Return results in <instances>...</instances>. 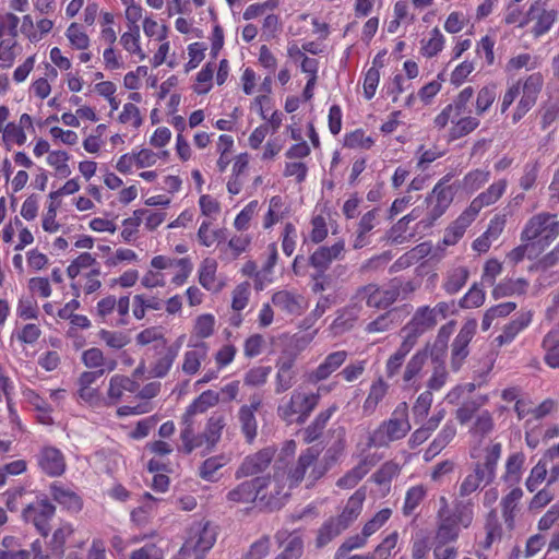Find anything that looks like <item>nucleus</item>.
I'll use <instances>...</instances> for the list:
<instances>
[{
	"mask_svg": "<svg viewBox=\"0 0 559 559\" xmlns=\"http://www.w3.org/2000/svg\"><path fill=\"white\" fill-rule=\"evenodd\" d=\"M251 286L248 282L238 284L231 292L233 310L237 312L243 310L249 304Z\"/></svg>",
	"mask_w": 559,
	"mask_h": 559,
	"instance_id": "63",
	"label": "nucleus"
},
{
	"mask_svg": "<svg viewBox=\"0 0 559 559\" xmlns=\"http://www.w3.org/2000/svg\"><path fill=\"white\" fill-rule=\"evenodd\" d=\"M345 251V243L343 240L335 242L331 247H319L310 257L309 263L318 272L320 277L323 276L325 271L329 269L334 260L340 259Z\"/></svg>",
	"mask_w": 559,
	"mask_h": 559,
	"instance_id": "20",
	"label": "nucleus"
},
{
	"mask_svg": "<svg viewBox=\"0 0 559 559\" xmlns=\"http://www.w3.org/2000/svg\"><path fill=\"white\" fill-rule=\"evenodd\" d=\"M287 535V543L283 551L278 555L285 559H299L304 552V540L297 533L287 534V532H278L276 537L282 540Z\"/></svg>",
	"mask_w": 559,
	"mask_h": 559,
	"instance_id": "48",
	"label": "nucleus"
},
{
	"mask_svg": "<svg viewBox=\"0 0 559 559\" xmlns=\"http://www.w3.org/2000/svg\"><path fill=\"white\" fill-rule=\"evenodd\" d=\"M130 310V298L122 296L117 299L112 295L102 298L95 307V314L111 325H126Z\"/></svg>",
	"mask_w": 559,
	"mask_h": 559,
	"instance_id": "10",
	"label": "nucleus"
},
{
	"mask_svg": "<svg viewBox=\"0 0 559 559\" xmlns=\"http://www.w3.org/2000/svg\"><path fill=\"white\" fill-rule=\"evenodd\" d=\"M55 506L48 500H38L23 510V518L26 522L34 524L43 536H47L50 531L49 521L55 515Z\"/></svg>",
	"mask_w": 559,
	"mask_h": 559,
	"instance_id": "14",
	"label": "nucleus"
},
{
	"mask_svg": "<svg viewBox=\"0 0 559 559\" xmlns=\"http://www.w3.org/2000/svg\"><path fill=\"white\" fill-rule=\"evenodd\" d=\"M389 390V384L379 378L372 382L368 396L366 397L362 408L366 414H372L378 404L384 399Z\"/></svg>",
	"mask_w": 559,
	"mask_h": 559,
	"instance_id": "45",
	"label": "nucleus"
},
{
	"mask_svg": "<svg viewBox=\"0 0 559 559\" xmlns=\"http://www.w3.org/2000/svg\"><path fill=\"white\" fill-rule=\"evenodd\" d=\"M163 306V300L157 297L135 295L133 297V316L135 319L142 320L145 317L146 310H160Z\"/></svg>",
	"mask_w": 559,
	"mask_h": 559,
	"instance_id": "49",
	"label": "nucleus"
},
{
	"mask_svg": "<svg viewBox=\"0 0 559 559\" xmlns=\"http://www.w3.org/2000/svg\"><path fill=\"white\" fill-rule=\"evenodd\" d=\"M544 85V76L539 72H535L521 81L522 97L518 103L513 114V121L518 122L524 115L536 104L537 97Z\"/></svg>",
	"mask_w": 559,
	"mask_h": 559,
	"instance_id": "12",
	"label": "nucleus"
},
{
	"mask_svg": "<svg viewBox=\"0 0 559 559\" xmlns=\"http://www.w3.org/2000/svg\"><path fill=\"white\" fill-rule=\"evenodd\" d=\"M139 383L128 376L115 374L109 379L107 399L108 404H117L124 392L134 393Z\"/></svg>",
	"mask_w": 559,
	"mask_h": 559,
	"instance_id": "30",
	"label": "nucleus"
},
{
	"mask_svg": "<svg viewBox=\"0 0 559 559\" xmlns=\"http://www.w3.org/2000/svg\"><path fill=\"white\" fill-rule=\"evenodd\" d=\"M225 425V416L222 414L215 413L209 418L205 430L202 433L203 440L209 448H213L218 442Z\"/></svg>",
	"mask_w": 559,
	"mask_h": 559,
	"instance_id": "47",
	"label": "nucleus"
},
{
	"mask_svg": "<svg viewBox=\"0 0 559 559\" xmlns=\"http://www.w3.org/2000/svg\"><path fill=\"white\" fill-rule=\"evenodd\" d=\"M183 335L180 336L177 342L170 346L164 347L162 352L158 353V356L151 364L150 374L154 378H164L169 372L175 359L178 356L181 341Z\"/></svg>",
	"mask_w": 559,
	"mask_h": 559,
	"instance_id": "22",
	"label": "nucleus"
},
{
	"mask_svg": "<svg viewBox=\"0 0 559 559\" xmlns=\"http://www.w3.org/2000/svg\"><path fill=\"white\" fill-rule=\"evenodd\" d=\"M533 313L524 311L502 326L501 333L495 338L498 346L512 343L515 337L524 331L532 322Z\"/></svg>",
	"mask_w": 559,
	"mask_h": 559,
	"instance_id": "23",
	"label": "nucleus"
},
{
	"mask_svg": "<svg viewBox=\"0 0 559 559\" xmlns=\"http://www.w3.org/2000/svg\"><path fill=\"white\" fill-rule=\"evenodd\" d=\"M449 372L442 354L431 355V374L427 380V391L433 392L441 390L447 383Z\"/></svg>",
	"mask_w": 559,
	"mask_h": 559,
	"instance_id": "35",
	"label": "nucleus"
},
{
	"mask_svg": "<svg viewBox=\"0 0 559 559\" xmlns=\"http://www.w3.org/2000/svg\"><path fill=\"white\" fill-rule=\"evenodd\" d=\"M284 202L280 195L272 197L269 202V210L263 218V228L270 229L285 216Z\"/></svg>",
	"mask_w": 559,
	"mask_h": 559,
	"instance_id": "56",
	"label": "nucleus"
},
{
	"mask_svg": "<svg viewBox=\"0 0 559 559\" xmlns=\"http://www.w3.org/2000/svg\"><path fill=\"white\" fill-rule=\"evenodd\" d=\"M460 526L451 515L438 516L435 543L449 544L457 539Z\"/></svg>",
	"mask_w": 559,
	"mask_h": 559,
	"instance_id": "38",
	"label": "nucleus"
},
{
	"mask_svg": "<svg viewBox=\"0 0 559 559\" xmlns=\"http://www.w3.org/2000/svg\"><path fill=\"white\" fill-rule=\"evenodd\" d=\"M272 304L274 307L287 314L299 316L304 310V298L301 295L289 290H278L272 295Z\"/></svg>",
	"mask_w": 559,
	"mask_h": 559,
	"instance_id": "29",
	"label": "nucleus"
},
{
	"mask_svg": "<svg viewBox=\"0 0 559 559\" xmlns=\"http://www.w3.org/2000/svg\"><path fill=\"white\" fill-rule=\"evenodd\" d=\"M374 292L377 290L373 283L358 287L352 295L348 305L338 310L333 325L343 329L352 328L364 309V302L370 308H376Z\"/></svg>",
	"mask_w": 559,
	"mask_h": 559,
	"instance_id": "8",
	"label": "nucleus"
},
{
	"mask_svg": "<svg viewBox=\"0 0 559 559\" xmlns=\"http://www.w3.org/2000/svg\"><path fill=\"white\" fill-rule=\"evenodd\" d=\"M36 457L39 468L48 476H61L66 471L64 455L55 447H43Z\"/></svg>",
	"mask_w": 559,
	"mask_h": 559,
	"instance_id": "18",
	"label": "nucleus"
},
{
	"mask_svg": "<svg viewBox=\"0 0 559 559\" xmlns=\"http://www.w3.org/2000/svg\"><path fill=\"white\" fill-rule=\"evenodd\" d=\"M337 405L333 404L329 406L326 409L321 411L313 421L308 425L304 430V441L306 443H312L313 441L318 440L322 433L323 430L326 427L328 421L332 417V415L337 411Z\"/></svg>",
	"mask_w": 559,
	"mask_h": 559,
	"instance_id": "33",
	"label": "nucleus"
},
{
	"mask_svg": "<svg viewBox=\"0 0 559 559\" xmlns=\"http://www.w3.org/2000/svg\"><path fill=\"white\" fill-rule=\"evenodd\" d=\"M55 501L67 508L69 511L79 512L82 508L81 498L72 490L55 483L50 487Z\"/></svg>",
	"mask_w": 559,
	"mask_h": 559,
	"instance_id": "39",
	"label": "nucleus"
},
{
	"mask_svg": "<svg viewBox=\"0 0 559 559\" xmlns=\"http://www.w3.org/2000/svg\"><path fill=\"white\" fill-rule=\"evenodd\" d=\"M495 421L492 414L488 411H481L475 417L473 426L471 427V435L474 441L481 440L485 442V437L493 431Z\"/></svg>",
	"mask_w": 559,
	"mask_h": 559,
	"instance_id": "44",
	"label": "nucleus"
},
{
	"mask_svg": "<svg viewBox=\"0 0 559 559\" xmlns=\"http://www.w3.org/2000/svg\"><path fill=\"white\" fill-rule=\"evenodd\" d=\"M447 181L448 177L440 180L426 198L427 213L426 216L417 223V229L427 230L431 228L435 222L440 218L451 205L455 191L451 186L445 185Z\"/></svg>",
	"mask_w": 559,
	"mask_h": 559,
	"instance_id": "6",
	"label": "nucleus"
},
{
	"mask_svg": "<svg viewBox=\"0 0 559 559\" xmlns=\"http://www.w3.org/2000/svg\"><path fill=\"white\" fill-rule=\"evenodd\" d=\"M145 214L144 210H136L133 212V215L126 218L122 222V230L121 237L123 241L130 243L135 240L136 234L139 230V226L143 221V215Z\"/></svg>",
	"mask_w": 559,
	"mask_h": 559,
	"instance_id": "57",
	"label": "nucleus"
},
{
	"mask_svg": "<svg viewBox=\"0 0 559 559\" xmlns=\"http://www.w3.org/2000/svg\"><path fill=\"white\" fill-rule=\"evenodd\" d=\"M492 481L493 478L481 472L479 466H473V471L463 478L459 486V496L461 498L468 497L480 488L481 483L490 484Z\"/></svg>",
	"mask_w": 559,
	"mask_h": 559,
	"instance_id": "37",
	"label": "nucleus"
},
{
	"mask_svg": "<svg viewBox=\"0 0 559 559\" xmlns=\"http://www.w3.org/2000/svg\"><path fill=\"white\" fill-rule=\"evenodd\" d=\"M456 119L457 120H454V123L450 130V135L454 140L469 134L475 129H477L480 123L476 117L472 116L459 117Z\"/></svg>",
	"mask_w": 559,
	"mask_h": 559,
	"instance_id": "59",
	"label": "nucleus"
},
{
	"mask_svg": "<svg viewBox=\"0 0 559 559\" xmlns=\"http://www.w3.org/2000/svg\"><path fill=\"white\" fill-rule=\"evenodd\" d=\"M275 453V448L267 447L254 454L246 456L237 468L235 477L240 479L242 477L253 476L264 472L273 461Z\"/></svg>",
	"mask_w": 559,
	"mask_h": 559,
	"instance_id": "16",
	"label": "nucleus"
},
{
	"mask_svg": "<svg viewBox=\"0 0 559 559\" xmlns=\"http://www.w3.org/2000/svg\"><path fill=\"white\" fill-rule=\"evenodd\" d=\"M476 215L465 209L462 214L447 228L443 242L447 246L455 245L465 234L467 227L476 219Z\"/></svg>",
	"mask_w": 559,
	"mask_h": 559,
	"instance_id": "32",
	"label": "nucleus"
},
{
	"mask_svg": "<svg viewBox=\"0 0 559 559\" xmlns=\"http://www.w3.org/2000/svg\"><path fill=\"white\" fill-rule=\"evenodd\" d=\"M469 272L465 266H455L448 270L442 287L450 294H456L467 282Z\"/></svg>",
	"mask_w": 559,
	"mask_h": 559,
	"instance_id": "43",
	"label": "nucleus"
},
{
	"mask_svg": "<svg viewBox=\"0 0 559 559\" xmlns=\"http://www.w3.org/2000/svg\"><path fill=\"white\" fill-rule=\"evenodd\" d=\"M556 20L557 12L555 10H547L542 4L535 2L530 7L526 16L521 20L519 26L524 27L528 22H534L532 34L535 37H539L549 32Z\"/></svg>",
	"mask_w": 559,
	"mask_h": 559,
	"instance_id": "15",
	"label": "nucleus"
},
{
	"mask_svg": "<svg viewBox=\"0 0 559 559\" xmlns=\"http://www.w3.org/2000/svg\"><path fill=\"white\" fill-rule=\"evenodd\" d=\"M217 267L218 263L213 258H205L202 260L199 266L198 271V277L200 285L212 293H219L224 286L225 283L223 281H219L217 278Z\"/></svg>",
	"mask_w": 559,
	"mask_h": 559,
	"instance_id": "24",
	"label": "nucleus"
},
{
	"mask_svg": "<svg viewBox=\"0 0 559 559\" xmlns=\"http://www.w3.org/2000/svg\"><path fill=\"white\" fill-rule=\"evenodd\" d=\"M477 329L475 319L467 320L455 336L451 346V368L453 371L460 370L464 360L468 356V344L473 340Z\"/></svg>",
	"mask_w": 559,
	"mask_h": 559,
	"instance_id": "13",
	"label": "nucleus"
},
{
	"mask_svg": "<svg viewBox=\"0 0 559 559\" xmlns=\"http://www.w3.org/2000/svg\"><path fill=\"white\" fill-rule=\"evenodd\" d=\"M558 237L559 217L549 212L533 215L521 233L522 241H535L543 247L550 246Z\"/></svg>",
	"mask_w": 559,
	"mask_h": 559,
	"instance_id": "3",
	"label": "nucleus"
},
{
	"mask_svg": "<svg viewBox=\"0 0 559 559\" xmlns=\"http://www.w3.org/2000/svg\"><path fill=\"white\" fill-rule=\"evenodd\" d=\"M120 44L127 51L136 55L140 60L145 59V53L140 47V28L138 25L131 26L128 32L121 35Z\"/></svg>",
	"mask_w": 559,
	"mask_h": 559,
	"instance_id": "53",
	"label": "nucleus"
},
{
	"mask_svg": "<svg viewBox=\"0 0 559 559\" xmlns=\"http://www.w3.org/2000/svg\"><path fill=\"white\" fill-rule=\"evenodd\" d=\"M348 358L346 350H336L330 353L321 364L313 370H311L307 380L309 383L317 384L328 379L333 372H335Z\"/></svg>",
	"mask_w": 559,
	"mask_h": 559,
	"instance_id": "19",
	"label": "nucleus"
},
{
	"mask_svg": "<svg viewBox=\"0 0 559 559\" xmlns=\"http://www.w3.org/2000/svg\"><path fill=\"white\" fill-rule=\"evenodd\" d=\"M400 284L395 281L391 282L386 286H378L376 284L374 301L377 309H385L394 304L401 293Z\"/></svg>",
	"mask_w": 559,
	"mask_h": 559,
	"instance_id": "46",
	"label": "nucleus"
},
{
	"mask_svg": "<svg viewBox=\"0 0 559 559\" xmlns=\"http://www.w3.org/2000/svg\"><path fill=\"white\" fill-rule=\"evenodd\" d=\"M83 365L91 370L102 371V373L116 370L118 362L115 358L106 357L102 349L92 347L82 353Z\"/></svg>",
	"mask_w": 559,
	"mask_h": 559,
	"instance_id": "26",
	"label": "nucleus"
},
{
	"mask_svg": "<svg viewBox=\"0 0 559 559\" xmlns=\"http://www.w3.org/2000/svg\"><path fill=\"white\" fill-rule=\"evenodd\" d=\"M255 479L257 501L271 510L278 509L288 496L284 472L276 471L273 476H258Z\"/></svg>",
	"mask_w": 559,
	"mask_h": 559,
	"instance_id": "7",
	"label": "nucleus"
},
{
	"mask_svg": "<svg viewBox=\"0 0 559 559\" xmlns=\"http://www.w3.org/2000/svg\"><path fill=\"white\" fill-rule=\"evenodd\" d=\"M547 462L543 456L538 463L531 469L530 476L525 481L526 489L534 492L538 486L546 479Z\"/></svg>",
	"mask_w": 559,
	"mask_h": 559,
	"instance_id": "64",
	"label": "nucleus"
},
{
	"mask_svg": "<svg viewBox=\"0 0 559 559\" xmlns=\"http://www.w3.org/2000/svg\"><path fill=\"white\" fill-rule=\"evenodd\" d=\"M255 479L239 483L226 493V502L229 507L250 504L257 501Z\"/></svg>",
	"mask_w": 559,
	"mask_h": 559,
	"instance_id": "28",
	"label": "nucleus"
},
{
	"mask_svg": "<svg viewBox=\"0 0 559 559\" xmlns=\"http://www.w3.org/2000/svg\"><path fill=\"white\" fill-rule=\"evenodd\" d=\"M501 453L502 444L495 440L488 442L474 441L469 450L471 457L475 460L474 466H479L481 472L493 479L496 478Z\"/></svg>",
	"mask_w": 559,
	"mask_h": 559,
	"instance_id": "9",
	"label": "nucleus"
},
{
	"mask_svg": "<svg viewBox=\"0 0 559 559\" xmlns=\"http://www.w3.org/2000/svg\"><path fill=\"white\" fill-rule=\"evenodd\" d=\"M522 497L523 490L520 487H514L501 500L502 518L509 530L514 528L515 518L519 512V503Z\"/></svg>",
	"mask_w": 559,
	"mask_h": 559,
	"instance_id": "34",
	"label": "nucleus"
},
{
	"mask_svg": "<svg viewBox=\"0 0 559 559\" xmlns=\"http://www.w3.org/2000/svg\"><path fill=\"white\" fill-rule=\"evenodd\" d=\"M526 287V282L524 280H508L498 284L493 290L492 296L495 299H499L507 296H512L514 294L524 293Z\"/></svg>",
	"mask_w": 559,
	"mask_h": 559,
	"instance_id": "61",
	"label": "nucleus"
},
{
	"mask_svg": "<svg viewBox=\"0 0 559 559\" xmlns=\"http://www.w3.org/2000/svg\"><path fill=\"white\" fill-rule=\"evenodd\" d=\"M188 350L185 352L182 357L181 370L187 376L197 374L202 366V362L207 358L209 346L204 342L188 344Z\"/></svg>",
	"mask_w": 559,
	"mask_h": 559,
	"instance_id": "21",
	"label": "nucleus"
},
{
	"mask_svg": "<svg viewBox=\"0 0 559 559\" xmlns=\"http://www.w3.org/2000/svg\"><path fill=\"white\" fill-rule=\"evenodd\" d=\"M215 322V317L211 313L198 316L193 323L192 337L198 340L209 338L214 334Z\"/></svg>",
	"mask_w": 559,
	"mask_h": 559,
	"instance_id": "51",
	"label": "nucleus"
},
{
	"mask_svg": "<svg viewBox=\"0 0 559 559\" xmlns=\"http://www.w3.org/2000/svg\"><path fill=\"white\" fill-rule=\"evenodd\" d=\"M374 464V455L364 456L356 466H354L345 475L338 478L336 486L342 489L354 488L369 473Z\"/></svg>",
	"mask_w": 559,
	"mask_h": 559,
	"instance_id": "27",
	"label": "nucleus"
},
{
	"mask_svg": "<svg viewBox=\"0 0 559 559\" xmlns=\"http://www.w3.org/2000/svg\"><path fill=\"white\" fill-rule=\"evenodd\" d=\"M474 97V88L466 86L454 98L452 104L448 105V110L452 111L456 118L471 111L469 104Z\"/></svg>",
	"mask_w": 559,
	"mask_h": 559,
	"instance_id": "54",
	"label": "nucleus"
},
{
	"mask_svg": "<svg viewBox=\"0 0 559 559\" xmlns=\"http://www.w3.org/2000/svg\"><path fill=\"white\" fill-rule=\"evenodd\" d=\"M343 531H345L344 526L341 525L334 518H331L319 530L317 536V546L319 548L324 547Z\"/></svg>",
	"mask_w": 559,
	"mask_h": 559,
	"instance_id": "55",
	"label": "nucleus"
},
{
	"mask_svg": "<svg viewBox=\"0 0 559 559\" xmlns=\"http://www.w3.org/2000/svg\"><path fill=\"white\" fill-rule=\"evenodd\" d=\"M451 518L455 519V522L467 528L474 519V503L472 500H455L454 510Z\"/></svg>",
	"mask_w": 559,
	"mask_h": 559,
	"instance_id": "52",
	"label": "nucleus"
},
{
	"mask_svg": "<svg viewBox=\"0 0 559 559\" xmlns=\"http://www.w3.org/2000/svg\"><path fill=\"white\" fill-rule=\"evenodd\" d=\"M295 376L293 359L280 361L275 377V393L281 394L289 390L295 383Z\"/></svg>",
	"mask_w": 559,
	"mask_h": 559,
	"instance_id": "41",
	"label": "nucleus"
},
{
	"mask_svg": "<svg viewBox=\"0 0 559 559\" xmlns=\"http://www.w3.org/2000/svg\"><path fill=\"white\" fill-rule=\"evenodd\" d=\"M400 534L397 531L390 533L383 540L369 552V559H388L392 550L397 546Z\"/></svg>",
	"mask_w": 559,
	"mask_h": 559,
	"instance_id": "60",
	"label": "nucleus"
},
{
	"mask_svg": "<svg viewBox=\"0 0 559 559\" xmlns=\"http://www.w3.org/2000/svg\"><path fill=\"white\" fill-rule=\"evenodd\" d=\"M238 419L247 442L252 443L258 432V424L254 413L251 412L249 407H240L238 412Z\"/></svg>",
	"mask_w": 559,
	"mask_h": 559,
	"instance_id": "50",
	"label": "nucleus"
},
{
	"mask_svg": "<svg viewBox=\"0 0 559 559\" xmlns=\"http://www.w3.org/2000/svg\"><path fill=\"white\" fill-rule=\"evenodd\" d=\"M432 353L430 345L426 344L408 359L402 372V381L405 388L414 389L415 391L421 388L425 367Z\"/></svg>",
	"mask_w": 559,
	"mask_h": 559,
	"instance_id": "11",
	"label": "nucleus"
},
{
	"mask_svg": "<svg viewBox=\"0 0 559 559\" xmlns=\"http://www.w3.org/2000/svg\"><path fill=\"white\" fill-rule=\"evenodd\" d=\"M219 402V393L207 390L202 392L187 408L183 419L188 421L195 414L205 413L209 408L214 407Z\"/></svg>",
	"mask_w": 559,
	"mask_h": 559,
	"instance_id": "40",
	"label": "nucleus"
},
{
	"mask_svg": "<svg viewBox=\"0 0 559 559\" xmlns=\"http://www.w3.org/2000/svg\"><path fill=\"white\" fill-rule=\"evenodd\" d=\"M365 499V490H356L347 500L342 513L334 519L346 530L360 514Z\"/></svg>",
	"mask_w": 559,
	"mask_h": 559,
	"instance_id": "31",
	"label": "nucleus"
},
{
	"mask_svg": "<svg viewBox=\"0 0 559 559\" xmlns=\"http://www.w3.org/2000/svg\"><path fill=\"white\" fill-rule=\"evenodd\" d=\"M436 324L437 320H435L430 307L423 306L416 310L411 321L402 329V332L404 337L416 344L418 337Z\"/></svg>",
	"mask_w": 559,
	"mask_h": 559,
	"instance_id": "17",
	"label": "nucleus"
},
{
	"mask_svg": "<svg viewBox=\"0 0 559 559\" xmlns=\"http://www.w3.org/2000/svg\"><path fill=\"white\" fill-rule=\"evenodd\" d=\"M226 464L224 456H212L206 459L199 468V476L207 481L217 480V471Z\"/></svg>",
	"mask_w": 559,
	"mask_h": 559,
	"instance_id": "62",
	"label": "nucleus"
},
{
	"mask_svg": "<svg viewBox=\"0 0 559 559\" xmlns=\"http://www.w3.org/2000/svg\"><path fill=\"white\" fill-rule=\"evenodd\" d=\"M415 345L416 344H414L411 340H407L403 336V341L400 346L393 354L389 356L385 361V374L388 378L392 379L397 373H400L406 356L411 353Z\"/></svg>",
	"mask_w": 559,
	"mask_h": 559,
	"instance_id": "36",
	"label": "nucleus"
},
{
	"mask_svg": "<svg viewBox=\"0 0 559 559\" xmlns=\"http://www.w3.org/2000/svg\"><path fill=\"white\" fill-rule=\"evenodd\" d=\"M319 404V394L294 390L289 400L277 406V416L288 425L304 424Z\"/></svg>",
	"mask_w": 559,
	"mask_h": 559,
	"instance_id": "4",
	"label": "nucleus"
},
{
	"mask_svg": "<svg viewBox=\"0 0 559 559\" xmlns=\"http://www.w3.org/2000/svg\"><path fill=\"white\" fill-rule=\"evenodd\" d=\"M217 538V527L210 521L193 523L188 532V537L182 545L180 552L193 556L195 559H203L212 549Z\"/></svg>",
	"mask_w": 559,
	"mask_h": 559,
	"instance_id": "5",
	"label": "nucleus"
},
{
	"mask_svg": "<svg viewBox=\"0 0 559 559\" xmlns=\"http://www.w3.org/2000/svg\"><path fill=\"white\" fill-rule=\"evenodd\" d=\"M408 405L400 403L389 419L383 420L369 436L368 448H386L392 442L402 440L411 431Z\"/></svg>",
	"mask_w": 559,
	"mask_h": 559,
	"instance_id": "1",
	"label": "nucleus"
},
{
	"mask_svg": "<svg viewBox=\"0 0 559 559\" xmlns=\"http://www.w3.org/2000/svg\"><path fill=\"white\" fill-rule=\"evenodd\" d=\"M342 450V445L330 448L324 455V461L326 463L323 467H320L316 464L319 451L314 448H308L299 455L296 465L288 473V488L297 486L305 478L306 472L309 467H312L309 478H311L312 481L318 480L324 475L328 468L337 461Z\"/></svg>",
	"mask_w": 559,
	"mask_h": 559,
	"instance_id": "2",
	"label": "nucleus"
},
{
	"mask_svg": "<svg viewBox=\"0 0 559 559\" xmlns=\"http://www.w3.org/2000/svg\"><path fill=\"white\" fill-rule=\"evenodd\" d=\"M508 182L506 179H500L490 185L486 191L478 194L468 205L469 212L476 216L479 214L481 209L495 204L506 192Z\"/></svg>",
	"mask_w": 559,
	"mask_h": 559,
	"instance_id": "25",
	"label": "nucleus"
},
{
	"mask_svg": "<svg viewBox=\"0 0 559 559\" xmlns=\"http://www.w3.org/2000/svg\"><path fill=\"white\" fill-rule=\"evenodd\" d=\"M524 463L525 455L523 452L510 454L506 462V471L502 479L511 486L519 484L522 478Z\"/></svg>",
	"mask_w": 559,
	"mask_h": 559,
	"instance_id": "42",
	"label": "nucleus"
},
{
	"mask_svg": "<svg viewBox=\"0 0 559 559\" xmlns=\"http://www.w3.org/2000/svg\"><path fill=\"white\" fill-rule=\"evenodd\" d=\"M395 317L393 311H386L370 321L366 325L365 331L369 334L388 332L396 325Z\"/></svg>",
	"mask_w": 559,
	"mask_h": 559,
	"instance_id": "58",
	"label": "nucleus"
}]
</instances>
